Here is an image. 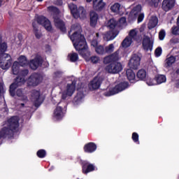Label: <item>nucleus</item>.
I'll return each instance as SVG.
<instances>
[{"mask_svg": "<svg viewBox=\"0 0 179 179\" xmlns=\"http://www.w3.org/2000/svg\"><path fill=\"white\" fill-rule=\"evenodd\" d=\"M38 2H41V1H43V0H37Z\"/></svg>", "mask_w": 179, "mask_h": 179, "instance_id": "52", "label": "nucleus"}, {"mask_svg": "<svg viewBox=\"0 0 179 179\" xmlns=\"http://www.w3.org/2000/svg\"><path fill=\"white\" fill-rule=\"evenodd\" d=\"M110 10H112L113 13H121L124 10V7L118 3H115L110 6Z\"/></svg>", "mask_w": 179, "mask_h": 179, "instance_id": "24", "label": "nucleus"}, {"mask_svg": "<svg viewBox=\"0 0 179 179\" xmlns=\"http://www.w3.org/2000/svg\"><path fill=\"white\" fill-rule=\"evenodd\" d=\"M176 6V0H164L162 1V9L165 12L171 10Z\"/></svg>", "mask_w": 179, "mask_h": 179, "instance_id": "17", "label": "nucleus"}, {"mask_svg": "<svg viewBox=\"0 0 179 179\" xmlns=\"http://www.w3.org/2000/svg\"><path fill=\"white\" fill-rule=\"evenodd\" d=\"M19 62H15L12 66L13 75H19L16 78L15 82L10 86V94L13 96H15V89H16L17 86H22V85L24 84V78H23L29 73V70L27 69L20 71V69H19Z\"/></svg>", "mask_w": 179, "mask_h": 179, "instance_id": "2", "label": "nucleus"}, {"mask_svg": "<svg viewBox=\"0 0 179 179\" xmlns=\"http://www.w3.org/2000/svg\"><path fill=\"white\" fill-rule=\"evenodd\" d=\"M48 11L53 16L55 26H56L57 29H59L61 31H66L65 23L59 18L62 16V15L59 13V10L55 6H49Z\"/></svg>", "mask_w": 179, "mask_h": 179, "instance_id": "5", "label": "nucleus"}, {"mask_svg": "<svg viewBox=\"0 0 179 179\" xmlns=\"http://www.w3.org/2000/svg\"><path fill=\"white\" fill-rule=\"evenodd\" d=\"M0 6H2V0H0Z\"/></svg>", "mask_w": 179, "mask_h": 179, "instance_id": "50", "label": "nucleus"}, {"mask_svg": "<svg viewBox=\"0 0 179 179\" xmlns=\"http://www.w3.org/2000/svg\"><path fill=\"white\" fill-rule=\"evenodd\" d=\"M97 20H99V15L95 12L90 13V26L92 27H96V24H97Z\"/></svg>", "mask_w": 179, "mask_h": 179, "instance_id": "25", "label": "nucleus"}, {"mask_svg": "<svg viewBox=\"0 0 179 179\" xmlns=\"http://www.w3.org/2000/svg\"><path fill=\"white\" fill-rule=\"evenodd\" d=\"M46 152L44 150H39L37 152V156L38 157H40L41 159H43V157H45Z\"/></svg>", "mask_w": 179, "mask_h": 179, "instance_id": "40", "label": "nucleus"}, {"mask_svg": "<svg viewBox=\"0 0 179 179\" xmlns=\"http://www.w3.org/2000/svg\"><path fill=\"white\" fill-rule=\"evenodd\" d=\"M146 76H147L146 71L143 69L139 70L137 73V78H138V79H141V80H143V79H145Z\"/></svg>", "mask_w": 179, "mask_h": 179, "instance_id": "36", "label": "nucleus"}, {"mask_svg": "<svg viewBox=\"0 0 179 179\" xmlns=\"http://www.w3.org/2000/svg\"><path fill=\"white\" fill-rule=\"evenodd\" d=\"M142 9V6L141 5L136 6L130 13L129 17H131L132 20H135L136 19V15L141 12Z\"/></svg>", "mask_w": 179, "mask_h": 179, "instance_id": "27", "label": "nucleus"}, {"mask_svg": "<svg viewBox=\"0 0 179 179\" xmlns=\"http://www.w3.org/2000/svg\"><path fill=\"white\" fill-rule=\"evenodd\" d=\"M101 78L97 76L95 77L88 84V87L90 90H97L101 85Z\"/></svg>", "mask_w": 179, "mask_h": 179, "instance_id": "15", "label": "nucleus"}, {"mask_svg": "<svg viewBox=\"0 0 179 179\" xmlns=\"http://www.w3.org/2000/svg\"><path fill=\"white\" fill-rule=\"evenodd\" d=\"M174 62H176V57L171 56L166 59L164 67L169 69V68H171V65H173Z\"/></svg>", "mask_w": 179, "mask_h": 179, "instance_id": "30", "label": "nucleus"}, {"mask_svg": "<svg viewBox=\"0 0 179 179\" xmlns=\"http://www.w3.org/2000/svg\"><path fill=\"white\" fill-rule=\"evenodd\" d=\"M19 121H20V118L17 116H14L8 119L4 127L0 131V139L1 138H6L12 135L13 131H16L19 128Z\"/></svg>", "mask_w": 179, "mask_h": 179, "instance_id": "3", "label": "nucleus"}, {"mask_svg": "<svg viewBox=\"0 0 179 179\" xmlns=\"http://www.w3.org/2000/svg\"><path fill=\"white\" fill-rule=\"evenodd\" d=\"M18 61L21 66H26V65H27V59H26L24 56H20L18 58Z\"/></svg>", "mask_w": 179, "mask_h": 179, "instance_id": "37", "label": "nucleus"}, {"mask_svg": "<svg viewBox=\"0 0 179 179\" xmlns=\"http://www.w3.org/2000/svg\"><path fill=\"white\" fill-rule=\"evenodd\" d=\"M162 55V48H158L155 50V56L160 57Z\"/></svg>", "mask_w": 179, "mask_h": 179, "instance_id": "46", "label": "nucleus"}, {"mask_svg": "<svg viewBox=\"0 0 179 179\" xmlns=\"http://www.w3.org/2000/svg\"><path fill=\"white\" fill-rule=\"evenodd\" d=\"M69 8L73 15V17L78 19L80 17L81 19H86L87 13L86 9L84 7L80 6L78 8L76 5L73 3L69 4Z\"/></svg>", "mask_w": 179, "mask_h": 179, "instance_id": "8", "label": "nucleus"}, {"mask_svg": "<svg viewBox=\"0 0 179 179\" xmlns=\"http://www.w3.org/2000/svg\"><path fill=\"white\" fill-rule=\"evenodd\" d=\"M132 38L129 36H127L124 40H123L122 43V46L124 48H128V47H131V45L132 44Z\"/></svg>", "mask_w": 179, "mask_h": 179, "instance_id": "32", "label": "nucleus"}, {"mask_svg": "<svg viewBox=\"0 0 179 179\" xmlns=\"http://www.w3.org/2000/svg\"><path fill=\"white\" fill-rule=\"evenodd\" d=\"M41 57H36L34 59H32L29 63V66L34 71L38 68L40 65H41Z\"/></svg>", "mask_w": 179, "mask_h": 179, "instance_id": "22", "label": "nucleus"}, {"mask_svg": "<svg viewBox=\"0 0 179 179\" xmlns=\"http://www.w3.org/2000/svg\"><path fill=\"white\" fill-rule=\"evenodd\" d=\"M93 8L95 10H103L106 8V3L103 0H93Z\"/></svg>", "mask_w": 179, "mask_h": 179, "instance_id": "21", "label": "nucleus"}, {"mask_svg": "<svg viewBox=\"0 0 179 179\" xmlns=\"http://www.w3.org/2000/svg\"><path fill=\"white\" fill-rule=\"evenodd\" d=\"M155 40L153 38H149L148 36H144L143 38V48L145 51H152V48L153 47V42Z\"/></svg>", "mask_w": 179, "mask_h": 179, "instance_id": "14", "label": "nucleus"}, {"mask_svg": "<svg viewBox=\"0 0 179 179\" xmlns=\"http://www.w3.org/2000/svg\"><path fill=\"white\" fill-rule=\"evenodd\" d=\"M87 2H92V0H87Z\"/></svg>", "mask_w": 179, "mask_h": 179, "instance_id": "51", "label": "nucleus"}, {"mask_svg": "<svg viewBox=\"0 0 179 179\" xmlns=\"http://www.w3.org/2000/svg\"><path fill=\"white\" fill-rule=\"evenodd\" d=\"M17 96H18V97H20V100L24 101V103H27L28 101L27 96L23 95V91L22 90L18 89L17 90Z\"/></svg>", "mask_w": 179, "mask_h": 179, "instance_id": "34", "label": "nucleus"}, {"mask_svg": "<svg viewBox=\"0 0 179 179\" xmlns=\"http://www.w3.org/2000/svg\"><path fill=\"white\" fill-rule=\"evenodd\" d=\"M145 25H142L140 29H139V31L140 33H143V31H145Z\"/></svg>", "mask_w": 179, "mask_h": 179, "instance_id": "48", "label": "nucleus"}, {"mask_svg": "<svg viewBox=\"0 0 179 179\" xmlns=\"http://www.w3.org/2000/svg\"><path fill=\"white\" fill-rule=\"evenodd\" d=\"M43 82V76L40 74H32L27 80L28 86H38Z\"/></svg>", "mask_w": 179, "mask_h": 179, "instance_id": "10", "label": "nucleus"}, {"mask_svg": "<svg viewBox=\"0 0 179 179\" xmlns=\"http://www.w3.org/2000/svg\"><path fill=\"white\" fill-rule=\"evenodd\" d=\"M120 59V55H118V51L115 52L110 56H107L103 59V63L110 64L114 61H118Z\"/></svg>", "mask_w": 179, "mask_h": 179, "instance_id": "19", "label": "nucleus"}, {"mask_svg": "<svg viewBox=\"0 0 179 179\" xmlns=\"http://www.w3.org/2000/svg\"><path fill=\"white\" fill-rule=\"evenodd\" d=\"M64 115L65 110H64V108H62V106L58 105L54 110L53 118H55V120H62Z\"/></svg>", "mask_w": 179, "mask_h": 179, "instance_id": "16", "label": "nucleus"}, {"mask_svg": "<svg viewBox=\"0 0 179 179\" xmlns=\"http://www.w3.org/2000/svg\"><path fill=\"white\" fill-rule=\"evenodd\" d=\"M24 104H25L24 103H20L21 107H24Z\"/></svg>", "mask_w": 179, "mask_h": 179, "instance_id": "49", "label": "nucleus"}, {"mask_svg": "<svg viewBox=\"0 0 179 179\" xmlns=\"http://www.w3.org/2000/svg\"><path fill=\"white\" fill-rule=\"evenodd\" d=\"M84 98H85V95L83 94V93L78 92L74 98L75 106H78V104H80V103L83 101Z\"/></svg>", "mask_w": 179, "mask_h": 179, "instance_id": "31", "label": "nucleus"}, {"mask_svg": "<svg viewBox=\"0 0 179 179\" xmlns=\"http://www.w3.org/2000/svg\"><path fill=\"white\" fill-rule=\"evenodd\" d=\"M97 170V167L93 164H90L89 162H85L83 165V174H87Z\"/></svg>", "mask_w": 179, "mask_h": 179, "instance_id": "18", "label": "nucleus"}, {"mask_svg": "<svg viewBox=\"0 0 179 179\" xmlns=\"http://www.w3.org/2000/svg\"><path fill=\"white\" fill-rule=\"evenodd\" d=\"M3 83H0V94H2L3 93Z\"/></svg>", "mask_w": 179, "mask_h": 179, "instance_id": "47", "label": "nucleus"}, {"mask_svg": "<svg viewBox=\"0 0 179 179\" xmlns=\"http://www.w3.org/2000/svg\"><path fill=\"white\" fill-rule=\"evenodd\" d=\"M96 37H99V34H96Z\"/></svg>", "mask_w": 179, "mask_h": 179, "instance_id": "53", "label": "nucleus"}, {"mask_svg": "<svg viewBox=\"0 0 179 179\" xmlns=\"http://www.w3.org/2000/svg\"><path fill=\"white\" fill-rule=\"evenodd\" d=\"M115 26H117V21L114 19H110L106 22V27H108V29H111L112 30L106 32L103 35L104 40L110 41V40H114V38L118 36V31L114 29H115Z\"/></svg>", "mask_w": 179, "mask_h": 179, "instance_id": "6", "label": "nucleus"}, {"mask_svg": "<svg viewBox=\"0 0 179 179\" xmlns=\"http://www.w3.org/2000/svg\"><path fill=\"white\" fill-rule=\"evenodd\" d=\"M155 80L157 85H162V83H164L167 79L164 75H158L155 77Z\"/></svg>", "mask_w": 179, "mask_h": 179, "instance_id": "33", "label": "nucleus"}, {"mask_svg": "<svg viewBox=\"0 0 179 179\" xmlns=\"http://www.w3.org/2000/svg\"><path fill=\"white\" fill-rule=\"evenodd\" d=\"M146 84L148 86H155V85H157V83L156 82V79L148 78L146 80Z\"/></svg>", "mask_w": 179, "mask_h": 179, "instance_id": "38", "label": "nucleus"}, {"mask_svg": "<svg viewBox=\"0 0 179 179\" xmlns=\"http://www.w3.org/2000/svg\"><path fill=\"white\" fill-rule=\"evenodd\" d=\"M106 71L108 73H120L122 71V64L120 62L112 63L106 67Z\"/></svg>", "mask_w": 179, "mask_h": 179, "instance_id": "9", "label": "nucleus"}, {"mask_svg": "<svg viewBox=\"0 0 179 179\" xmlns=\"http://www.w3.org/2000/svg\"><path fill=\"white\" fill-rule=\"evenodd\" d=\"M141 65V55L134 54L131 56L129 62V66L131 69H138Z\"/></svg>", "mask_w": 179, "mask_h": 179, "instance_id": "12", "label": "nucleus"}, {"mask_svg": "<svg viewBox=\"0 0 179 179\" xmlns=\"http://www.w3.org/2000/svg\"><path fill=\"white\" fill-rule=\"evenodd\" d=\"M82 27L78 24H76L71 26L70 31L69 34L70 36V38L74 45L76 51L80 54V55L85 59L87 62L91 61L92 64H97L100 59L98 57L94 56L92 57H90V51L87 48V44L86 43V39L85 36L82 35Z\"/></svg>", "mask_w": 179, "mask_h": 179, "instance_id": "1", "label": "nucleus"}, {"mask_svg": "<svg viewBox=\"0 0 179 179\" xmlns=\"http://www.w3.org/2000/svg\"><path fill=\"white\" fill-rule=\"evenodd\" d=\"M157 23H159V20H157V17L152 16L150 18V20L148 22V28L149 29L155 28V26H157Z\"/></svg>", "mask_w": 179, "mask_h": 179, "instance_id": "28", "label": "nucleus"}, {"mask_svg": "<svg viewBox=\"0 0 179 179\" xmlns=\"http://www.w3.org/2000/svg\"><path fill=\"white\" fill-rule=\"evenodd\" d=\"M68 59H69L71 62H76L77 59H79V56L76 52H71L69 54Z\"/></svg>", "mask_w": 179, "mask_h": 179, "instance_id": "35", "label": "nucleus"}, {"mask_svg": "<svg viewBox=\"0 0 179 179\" xmlns=\"http://www.w3.org/2000/svg\"><path fill=\"white\" fill-rule=\"evenodd\" d=\"M164 37H166V31L164 30H162L159 34V40H164Z\"/></svg>", "mask_w": 179, "mask_h": 179, "instance_id": "44", "label": "nucleus"}, {"mask_svg": "<svg viewBox=\"0 0 179 179\" xmlns=\"http://www.w3.org/2000/svg\"><path fill=\"white\" fill-rule=\"evenodd\" d=\"M138 30L136 28L131 29L129 32V37L136 41H139V40H141V37L138 35Z\"/></svg>", "mask_w": 179, "mask_h": 179, "instance_id": "26", "label": "nucleus"}, {"mask_svg": "<svg viewBox=\"0 0 179 179\" xmlns=\"http://www.w3.org/2000/svg\"><path fill=\"white\" fill-rule=\"evenodd\" d=\"M119 22L122 26H127V18L125 17H122L119 20Z\"/></svg>", "mask_w": 179, "mask_h": 179, "instance_id": "43", "label": "nucleus"}, {"mask_svg": "<svg viewBox=\"0 0 179 179\" xmlns=\"http://www.w3.org/2000/svg\"><path fill=\"white\" fill-rule=\"evenodd\" d=\"M91 45L94 48L97 54H103L104 52V48L102 45H99V43L96 39L91 41Z\"/></svg>", "mask_w": 179, "mask_h": 179, "instance_id": "20", "label": "nucleus"}, {"mask_svg": "<svg viewBox=\"0 0 179 179\" xmlns=\"http://www.w3.org/2000/svg\"><path fill=\"white\" fill-rule=\"evenodd\" d=\"M75 81L72 82L71 84L67 85L66 90L64 91L62 94V99H63V100L69 99V97H71V96L75 93Z\"/></svg>", "mask_w": 179, "mask_h": 179, "instance_id": "13", "label": "nucleus"}, {"mask_svg": "<svg viewBox=\"0 0 179 179\" xmlns=\"http://www.w3.org/2000/svg\"><path fill=\"white\" fill-rule=\"evenodd\" d=\"M131 138L134 142L139 143V135L137 133H133Z\"/></svg>", "mask_w": 179, "mask_h": 179, "instance_id": "41", "label": "nucleus"}, {"mask_svg": "<svg viewBox=\"0 0 179 179\" xmlns=\"http://www.w3.org/2000/svg\"><path fill=\"white\" fill-rule=\"evenodd\" d=\"M128 83L124 82L118 84L114 87H108L106 90V92H104V96H106V97H110V96H114V94H117L120 93V92H122L125 90V89H127Z\"/></svg>", "mask_w": 179, "mask_h": 179, "instance_id": "7", "label": "nucleus"}, {"mask_svg": "<svg viewBox=\"0 0 179 179\" xmlns=\"http://www.w3.org/2000/svg\"><path fill=\"white\" fill-rule=\"evenodd\" d=\"M31 101L34 104L35 107H38L43 103L41 94L38 90H33L31 94Z\"/></svg>", "mask_w": 179, "mask_h": 179, "instance_id": "11", "label": "nucleus"}, {"mask_svg": "<svg viewBox=\"0 0 179 179\" xmlns=\"http://www.w3.org/2000/svg\"><path fill=\"white\" fill-rule=\"evenodd\" d=\"M145 2L150 5V6H157L160 0H145Z\"/></svg>", "mask_w": 179, "mask_h": 179, "instance_id": "39", "label": "nucleus"}, {"mask_svg": "<svg viewBox=\"0 0 179 179\" xmlns=\"http://www.w3.org/2000/svg\"><path fill=\"white\" fill-rule=\"evenodd\" d=\"M114 51V45L110 44L106 48V52H113Z\"/></svg>", "mask_w": 179, "mask_h": 179, "instance_id": "42", "label": "nucleus"}, {"mask_svg": "<svg viewBox=\"0 0 179 179\" xmlns=\"http://www.w3.org/2000/svg\"><path fill=\"white\" fill-rule=\"evenodd\" d=\"M143 19H145V14L141 13L140 15H138V23H141V22H143Z\"/></svg>", "mask_w": 179, "mask_h": 179, "instance_id": "45", "label": "nucleus"}, {"mask_svg": "<svg viewBox=\"0 0 179 179\" xmlns=\"http://www.w3.org/2000/svg\"><path fill=\"white\" fill-rule=\"evenodd\" d=\"M73 1H76V0H73Z\"/></svg>", "mask_w": 179, "mask_h": 179, "instance_id": "54", "label": "nucleus"}, {"mask_svg": "<svg viewBox=\"0 0 179 179\" xmlns=\"http://www.w3.org/2000/svg\"><path fill=\"white\" fill-rule=\"evenodd\" d=\"M36 23H38V24H41L42 26H43V27H45V30H47L48 31H51V30H52V26H51V22H50L48 19H47L44 16L35 17V20L32 23V26H33L34 32L36 38H40L41 37V33L38 30Z\"/></svg>", "mask_w": 179, "mask_h": 179, "instance_id": "4", "label": "nucleus"}, {"mask_svg": "<svg viewBox=\"0 0 179 179\" xmlns=\"http://www.w3.org/2000/svg\"><path fill=\"white\" fill-rule=\"evenodd\" d=\"M126 75L129 82H131V83H134V82H135V78H136V76L131 69H127L126 71Z\"/></svg>", "mask_w": 179, "mask_h": 179, "instance_id": "29", "label": "nucleus"}, {"mask_svg": "<svg viewBox=\"0 0 179 179\" xmlns=\"http://www.w3.org/2000/svg\"><path fill=\"white\" fill-rule=\"evenodd\" d=\"M96 149L97 145L94 143H88L84 146V152L86 153H93V152H96Z\"/></svg>", "mask_w": 179, "mask_h": 179, "instance_id": "23", "label": "nucleus"}]
</instances>
